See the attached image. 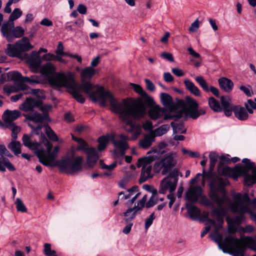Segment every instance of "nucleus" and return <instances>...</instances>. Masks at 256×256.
<instances>
[{
    "label": "nucleus",
    "instance_id": "4468645a",
    "mask_svg": "<svg viewBox=\"0 0 256 256\" xmlns=\"http://www.w3.org/2000/svg\"><path fill=\"white\" fill-rule=\"evenodd\" d=\"M156 160V156L144 157L138 160L136 166L138 168L142 167L140 178V184L145 182L147 180L153 176L152 166L150 164Z\"/></svg>",
    "mask_w": 256,
    "mask_h": 256
},
{
    "label": "nucleus",
    "instance_id": "c85d7f7f",
    "mask_svg": "<svg viewBox=\"0 0 256 256\" xmlns=\"http://www.w3.org/2000/svg\"><path fill=\"white\" fill-rule=\"evenodd\" d=\"M186 88L192 94L196 96H201V92L199 88L190 80L186 79L184 80Z\"/></svg>",
    "mask_w": 256,
    "mask_h": 256
},
{
    "label": "nucleus",
    "instance_id": "a18cd8bd",
    "mask_svg": "<svg viewBox=\"0 0 256 256\" xmlns=\"http://www.w3.org/2000/svg\"><path fill=\"white\" fill-rule=\"evenodd\" d=\"M218 154L214 152H211L209 154V158H210V169L212 170H214L216 162L218 160Z\"/></svg>",
    "mask_w": 256,
    "mask_h": 256
},
{
    "label": "nucleus",
    "instance_id": "9b49d317",
    "mask_svg": "<svg viewBox=\"0 0 256 256\" xmlns=\"http://www.w3.org/2000/svg\"><path fill=\"white\" fill-rule=\"evenodd\" d=\"M178 106L181 108L175 113H172L168 116L165 115L164 119H179L186 114V110L198 108V104L196 101L190 96H186L185 100H177Z\"/></svg>",
    "mask_w": 256,
    "mask_h": 256
},
{
    "label": "nucleus",
    "instance_id": "393cba45",
    "mask_svg": "<svg viewBox=\"0 0 256 256\" xmlns=\"http://www.w3.org/2000/svg\"><path fill=\"white\" fill-rule=\"evenodd\" d=\"M87 154V162L89 166H92L98 159V155L96 150L94 148H90L86 152Z\"/></svg>",
    "mask_w": 256,
    "mask_h": 256
},
{
    "label": "nucleus",
    "instance_id": "f257e3e1",
    "mask_svg": "<svg viewBox=\"0 0 256 256\" xmlns=\"http://www.w3.org/2000/svg\"><path fill=\"white\" fill-rule=\"evenodd\" d=\"M134 90L142 98L136 100H123L118 102L110 92V105L112 110L120 114V118L122 122L124 129L132 134L131 139L134 140L142 133V126L136 120H140L146 114V106H152L154 104V98L138 84H132Z\"/></svg>",
    "mask_w": 256,
    "mask_h": 256
},
{
    "label": "nucleus",
    "instance_id": "a878e982",
    "mask_svg": "<svg viewBox=\"0 0 256 256\" xmlns=\"http://www.w3.org/2000/svg\"><path fill=\"white\" fill-rule=\"evenodd\" d=\"M14 27V23L11 22L10 20L4 22L1 28V32L2 35L6 38L8 42H11L12 40V37L10 33V28Z\"/></svg>",
    "mask_w": 256,
    "mask_h": 256
},
{
    "label": "nucleus",
    "instance_id": "412c9836",
    "mask_svg": "<svg viewBox=\"0 0 256 256\" xmlns=\"http://www.w3.org/2000/svg\"><path fill=\"white\" fill-rule=\"evenodd\" d=\"M160 102L163 106L170 110L176 109L178 106L177 103L175 104L172 97L168 94L162 92L160 94Z\"/></svg>",
    "mask_w": 256,
    "mask_h": 256
},
{
    "label": "nucleus",
    "instance_id": "603ef678",
    "mask_svg": "<svg viewBox=\"0 0 256 256\" xmlns=\"http://www.w3.org/2000/svg\"><path fill=\"white\" fill-rule=\"evenodd\" d=\"M15 204L16 205V208L18 211L22 212H26L27 209L26 206L24 205L23 202L20 198H17L16 199Z\"/></svg>",
    "mask_w": 256,
    "mask_h": 256
},
{
    "label": "nucleus",
    "instance_id": "dca6fc26",
    "mask_svg": "<svg viewBox=\"0 0 256 256\" xmlns=\"http://www.w3.org/2000/svg\"><path fill=\"white\" fill-rule=\"evenodd\" d=\"M12 157L4 145L0 144V171L5 172L7 168L10 171L14 172L16 168L7 158Z\"/></svg>",
    "mask_w": 256,
    "mask_h": 256
},
{
    "label": "nucleus",
    "instance_id": "2f4dec72",
    "mask_svg": "<svg viewBox=\"0 0 256 256\" xmlns=\"http://www.w3.org/2000/svg\"><path fill=\"white\" fill-rule=\"evenodd\" d=\"M138 211L139 210L134 207L128 208L126 212L122 214L125 217L124 218L125 222H132L137 215Z\"/></svg>",
    "mask_w": 256,
    "mask_h": 256
},
{
    "label": "nucleus",
    "instance_id": "338daca9",
    "mask_svg": "<svg viewBox=\"0 0 256 256\" xmlns=\"http://www.w3.org/2000/svg\"><path fill=\"white\" fill-rule=\"evenodd\" d=\"M56 54L57 55H59L60 56H64V46L60 42H58V48L56 50Z\"/></svg>",
    "mask_w": 256,
    "mask_h": 256
},
{
    "label": "nucleus",
    "instance_id": "2eb2a0df",
    "mask_svg": "<svg viewBox=\"0 0 256 256\" xmlns=\"http://www.w3.org/2000/svg\"><path fill=\"white\" fill-rule=\"evenodd\" d=\"M246 110L240 106H233L234 116L240 120L244 121L248 118V114L253 113V110H256V103L252 100H248L244 104Z\"/></svg>",
    "mask_w": 256,
    "mask_h": 256
},
{
    "label": "nucleus",
    "instance_id": "0e129e2a",
    "mask_svg": "<svg viewBox=\"0 0 256 256\" xmlns=\"http://www.w3.org/2000/svg\"><path fill=\"white\" fill-rule=\"evenodd\" d=\"M146 87L147 89L151 92H154L155 90V86L154 84L148 79H145Z\"/></svg>",
    "mask_w": 256,
    "mask_h": 256
},
{
    "label": "nucleus",
    "instance_id": "ea45409f",
    "mask_svg": "<svg viewBox=\"0 0 256 256\" xmlns=\"http://www.w3.org/2000/svg\"><path fill=\"white\" fill-rule=\"evenodd\" d=\"M8 80L15 82H22V76L20 73L16 71H12L8 72Z\"/></svg>",
    "mask_w": 256,
    "mask_h": 256
},
{
    "label": "nucleus",
    "instance_id": "a211bd4d",
    "mask_svg": "<svg viewBox=\"0 0 256 256\" xmlns=\"http://www.w3.org/2000/svg\"><path fill=\"white\" fill-rule=\"evenodd\" d=\"M176 185V180H172L170 178H164L160 182L158 192L164 194L168 190L170 193H172L175 190Z\"/></svg>",
    "mask_w": 256,
    "mask_h": 256
},
{
    "label": "nucleus",
    "instance_id": "39448f33",
    "mask_svg": "<svg viewBox=\"0 0 256 256\" xmlns=\"http://www.w3.org/2000/svg\"><path fill=\"white\" fill-rule=\"evenodd\" d=\"M242 164H237L234 168L224 166L220 162L218 166V171L222 175L232 178L234 180L240 176H244V184L250 186L256 182V166L254 162L249 159L244 158Z\"/></svg>",
    "mask_w": 256,
    "mask_h": 256
},
{
    "label": "nucleus",
    "instance_id": "20e7f679",
    "mask_svg": "<svg viewBox=\"0 0 256 256\" xmlns=\"http://www.w3.org/2000/svg\"><path fill=\"white\" fill-rule=\"evenodd\" d=\"M73 76V74L70 73V76L66 79L64 83H57V84L62 86V87L66 88L74 98L80 104H83L85 102V98L80 94V92L83 91L89 96L92 101H98L100 106H106L108 104H110V98L112 99L110 92L105 90L102 86L94 85L90 82H85L80 84H76Z\"/></svg>",
    "mask_w": 256,
    "mask_h": 256
},
{
    "label": "nucleus",
    "instance_id": "7ed1b4c3",
    "mask_svg": "<svg viewBox=\"0 0 256 256\" xmlns=\"http://www.w3.org/2000/svg\"><path fill=\"white\" fill-rule=\"evenodd\" d=\"M45 146L46 147V152L41 148L36 152V156L40 162L44 165L52 167L57 166L60 172L70 175L82 170V158L81 156H74V148L68 150L66 157L60 160H56L60 147L55 146L52 152L50 154L52 144L46 140Z\"/></svg>",
    "mask_w": 256,
    "mask_h": 256
},
{
    "label": "nucleus",
    "instance_id": "9d476101",
    "mask_svg": "<svg viewBox=\"0 0 256 256\" xmlns=\"http://www.w3.org/2000/svg\"><path fill=\"white\" fill-rule=\"evenodd\" d=\"M176 153L170 152L165 154L160 160L155 163L154 170L156 172L160 171L162 175L166 174L177 164Z\"/></svg>",
    "mask_w": 256,
    "mask_h": 256
},
{
    "label": "nucleus",
    "instance_id": "e2e57ef3",
    "mask_svg": "<svg viewBox=\"0 0 256 256\" xmlns=\"http://www.w3.org/2000/svg\"><path fill=\"white\" fill-rule=\"evenodd\" d=\"M255 230L254 227L252 225H246L242 228V230L244 233L250 234Z\"/></svg>",
    "mask_w": 256,
    "mask_h": 256
},
{
    "label": "nucleus",
    "instance_id": "5fc2aeb1",
    "mask_svg": "<svg viewBox=\"0 0 256 256\" xmlns=\"http://www.w3.org/2000/svg\"><path fill=\"white\" fill-rule=\"evenodd\" d=\"M220 100L222 106V108L230 106L231 100L230 97L228 96H222L220 97Z\"/></svg>",
    "mask_w": 256,
    "mask_h": 256
},
{
    "label": "nucleus",
    "instance_id": "69168bd1",
    "mask_svg": "<svg viewBox=\"0 0 256 256\" xmlns=\"http://www.w3.org/2000/svg\"><path fill=\"white\" fill-rule=\"evenodd\" d=\"M160 56L163 58H164L172 62L174 61V59L172 56V54L170 53L166 52H164L161 54Z\"/></svg>",
    "mask_w": 256,
    "mask_h": 256
},
{
    "label": "nucleus",
    "instance_id": "bf43d9fd",
    "mask_svg": "<svg viewBox=\"0 0 256 256\" xmlns=\"http://www.w3.org/2000/svg\"><path fill=\"white\" fill-rule=\"evenodd\" d=\"M200 27V22L198 18L196 19L194 22H193L190 26L188 30L190 32H196Z\"/></svg>",
    "mask_w": 256,
    "mask_h": 256
},
{
    "label": "nucleus",
    "instance_id": "f8f14e48",
    "mask_svg": "<svg viewBox=\"0 0 256 256\" xmlns=\"http://www.w3.org/2000/svg\"><path fill=\"white\" fill-rule=\"evenodd\" d=\"M186 199L190 202H196L200 198L199 202L206 206L214 207L213 202L206 196L202 194V188L200 186H190L186 194Z\"/></svg>",
    "mask_w": 256,
    "mask_h": 256
},
{
    "label": "nucleus",
    "instance_id": "79ce46f5",
    "mask_svg": "<svg viewBox=\"0 0 256 256\" xmlns=\"http://www.w3.org/2000/svg\"><path fill=\"white\" fill-rule=\"evenodd\" d=\"M157 190H152V194L150 196L148 202L146 204V208H150L152 207L158 202V198L156 196Z\"/></svg>",
    "mask_w": 256,
    "mask_h": 256
},
{
    "label": "nucleus",
    "instance_id": "3c124183",
    "mask_svg": "<svg viewBox=\"0 0 256 256\" xmlns=\"http://www.w3.org/2000/svg\"><path fill=\"white\" fill-rule=\"evenodd\" d=\"M188 116L193 119H196L200 116L198 108L187 110H186V114L184 116Z\"/></svg>",
    "mask_w": 256,
    "mask_h": 256
},
{
    "label": "nucleus",
    "instance_id": "c03bdc74",
    "mask_svg": "<svg viewBox=\"0 0 256 256\" xmlns=\"http://www.w3.org/2000/svg\"><path fill=\"white\" fill-rule=\"evenodd\" d=\"M22 82H26L30 85L34 86L40 83V80L37 76H32L30 77L24 76L22 78Z\"/></svg>",
    "mask_w": 256,
    "mask_h": 256
},
{
    "label": "nucleus",
    "instance_id": "4be33fe9",
    "mask_svg": "<svg viewBox=\"0 0 256 256\" xmlns=\"http://www.w3.org/2000/svg\"><path fill=\"white\" fill-rule=\"evenodd\" d=\"M24 116L26 120L33 122L35 123L41 122L44 120H50L48 114H40L35 112L32 114H24Z\"/></svg>",
    "mask_w": 256,
    "mask_h": 256
},
{
    "label": "nucleus",
    "instance_id": "680f3d73",
    "mask_svg": "<svg viewBox=\"0 0 256 256\" xmlns=\"http://www.w3.org/2000/svg\"><path fill=\"white\" fill-rule=\"evenodd\" d=\"M182 152L184 154H188L191 158H198L200 156V154L198 152H194L184 148H182Z\"/></svg>",
    "mask_w": 256,
    "mask_h": 256
},
{
    "label": "nucleus",
    "instance_id": "ddd939ff",
    "mask_svg": "<svg viewBox=\"0 0 256 256\" xmlns=\"http://www.w3.org/2000/svg\"><path fill=\"white\" fill-rule=\"evenodd\" d=\"M20 115V112L18 110H6L2 115L4 128H8L12 132V136L14 139L17 138L18 133L20 132V128L14 122Z\"/></svg>",
    "mask_w": 256,
    "mask_h": 256
},
{
    "label": "nucleus",
    "instance_id": "473e14b6",
    "mask_svg": "<svg viewBox=\"0 0 256 256\" xmlns=\"http://www.w3.org/2000/svg\"><path fill=\"white\" fill-rule=\"evenodd\" d=\"M154 136L152 134H146L142 140L140 141L139 144L142 148H146L151 146L152 142H154Z\"/></svg>",
    "mask_w": 256,
    "mask_h": 256
},
{
    "label": "nucleus",
    "instance_id": "864d4df0",
    "mask_svg": "<svg viewBox=\"0 0 256 256\" xmlns=\"http://www.w3.org/2000/svg\"><path fill=\"white\" fill-rule=\"evenodd\" d=\"M146 200L147 196L145 194L143 196L142 198L136 203V204H135L134 207L136 208L138 210H142V208L146 206Z\"/></svg>",
    "mask_w": 256,
    "mask_h": 256
},
{
    "label": "nucleus",
    "instance_id": "a19ab883",
    "mask_svg": "<svg viewBox=\"0 0 256 256\" xmlns=\"http://www.w3.org/2000/svg\"><path fill=\"white\" fill-rule=\"evenodd\" d=\"M170 124L174 133L185 134L186 132V130L184 127L182 123L177 124L172 122Z\"/></svg>",
    "mask_w": 256,
    "mask_h": 256
},
{
    "label": "nucleus",
    "instance_id": "cd10ccee",
    "mask_svg": "<svg viewBox=\"0 0 256 256\" xmlns=\"http://www.w3.org/2000/svg\"><path fill=\"white\" fill-rule=\"evenodd\" d=\"M20 88L24 92V94H32L40 98H42L44 97L42 92L38 88L32 89L24 84H20Z\"/></svg>",
    "mask_w": 256,
    "mask_h": 256
},
{
    "label": "nucleus",
    "instance_id": "f3484780",
    "mask_svg": "<svg viewBox=\"0 0 256 256\" xmlns=\"http://www.w3.org/2000/svg\"><path fill=\"white\" fill-rule=\"evenodd\" d=\"M140 194V193L138 192V187L133 186L131 188L126 189L125 192H120L118 194V200H128L134 196L132 199L126 203V205L130 206L134 203Z\"/></svg>",
    "mask_w": 256,
    "mask_h": 256
},
{
    "label": "nucleus",
    "instance_id": "1a4fd4ad",
    "mask_svg": "<svg viewBox=\"0 0 256 256\" xmlns=\"http://www.w3.org/2000/svg\"><path fill=\"white\" fill-rule=\"evenodd\" d=\"M33 48L29 39L26 37H23L14 44H8L5 52L10 57L22 58L24 56V52L32 49Z\"/></svg>",
    "mask_w": 256,
    "mask_h": 256
},
{
    "label": "nucleus",
    "instance_id": "37998d69",
    "mask_svg": "<svg viewBox=\"0 0 256 256\" xmlns=\"http://www.w3.org/2000/svg\"><path fill=\"white\" fill-rule=\"evenodd\" d=\"M11 33L10 34L12 37V39L14 38H20L24 35V30L21 26L14 27Z\"/></svg>",
    "mask_w": 256,
    "mask_h": 256
},
{
    "label": "nucleus",
    "instance_id": "72a5a7b5",
    "mask_svg": "<svg viewBox=\"0 0 256 256\" xmlns=\"http://www.w3.org/2000/svg\"><path fill=\"white\" fill-rule=\"evenodd\" d=\"M208 104L212 110L216 112H222V108L219 102L213 97H210L208 100Z\"/></svg>",
    "mask_w": 256,
    "mask_h": 256
},
{
    "label": "nucleus",
    "instance_id": "bb28decb",
    "mask_svg": "<svg viewBox=\"0 0 256 256\" xmlns=\"http://www.w3.org/2000/svg\"><path fill=\"white\" fill-rule=\"evenodd\" d=\"M22 142L24 146L30 149L35 150V153L36 154V152L40 150V144L38 142H33L30 140V138L28 134H24L23 136Z\"/></svg>",
    "mask_w": 256,
    "mask_h": 256
},
{
    "label": "nucleus",
    "instance_id": "58836bf2",
    "mask_svg": "<svg viewBox=\"0 0 256 256\" xmlns=\"http://www.w3.org/2000/svg\"><path fill=\"white\" fill-rule=\"evenodd\" d=\"M45 132L49 139L54 142H57L58 139L54 132L48 126L44 125Z\"/></svg>",
    "mask_w": 256,
    "mask_h": 256
},
{
    "label": "nucleus",
    "instance_id": "774afa93",
    "mask_svg": "<svg viewBox=\"0 0 256 256\" xmlns=\"http://www.w3.org/2000/svg\"><path fill=\"white\" fill-rule=\"evenodd\" d=\"M172 72L177 76H182L184 74V72L178 68H172Z\"/></svg>",
    "mask_w": 256,
    "mask_h": 256
},
{
    "label": "nucleus",
    "instance_id": "4c0bfd02",
    "mask_svg": "<svg viewBox=\"0 0 256 256\" xmlns=\"http://www.w3.org/2000/svg\"><path fill=\"white\" fill-rule=\"evenodd\" d=\"M164 146V143H161L158 146L154 147L152 148V150L148 152V154H152V155H150L147 157H153L156 156V159L158 158L160 154L163 152H161V149Z\"/></svg>",
    "mask_w": 256,
    "mask_h": 256
},
{
    "label": "nucleus",
    "instance_id": "0eeeda50",
    "mask_svg": "<svg viewBox=\"0 0 256 256\" xmlns=\"http://www.w3.org/2000/svg\"><path fill=\"white\" fill-rule=\"evenodd\" d=\"M110 139L114 144L113 154L116 158H119L124 155L126 150L128 148V141L130 140L128 136L120 134L108 138L106 136H102L98 139V149L102 151L106 146L108 140Z\"/></svg>",
    "mask_w": 256,
    "mask_h": 256
},
{
    "label": "nucleus",
    "instance_id": "4d7b16f0",
    "mask_svg": "<svg viewBox=\"0 0 256 256\" xmlns=\"http://www.w3.org/2000/svg\"><path fill=\"white\" fill-rule=\"evenodd\" d=\"M154 213L152 212L149 216L148 218H146L145 221L144 227L146 229H148L152 224L153 220L155 219Z\"/></svg>",
    "mask_w": 256,
    "mask_h": 256
},
{
    "label": "nucleus",
    "instance_id": "e433bc0d",
    "mask_svg": "<svg viewBox=\"0 0 256 256\" xmlns=\"http://www.w3.org/2000/svg\"><path fill=\"white\" fill-rule=\"evenodd\" d=\"M72 138L78 144V146L76 148L77 150H83L86 152L88 150L90 149V148H87L88 144L84 140L75 137L74 136H72Z\"/></svg>",
    "mask_w": 256,
    "mask_h": 256
},
{
    "label": "nucleus",
    "instance_id": "49530a36",
    "mask_svg": "<svg viewBox=\"0 0 256 256\" xmlns=\"http://www.w3.org/2000/svg\"><path fill=\"white\" fill-rule=\"evenodd\" d=\"M20 84L18 86V88H17L16 86L14 85H12L10 84H6L4 85L3 87L4 90L8 94H10L11 93L16 92L18 90H21L20 88Z\"/></svg>",
    "mask_w": 256,
    "mask_h": 256
},
{
    "label": "nucleus",
    "instance_id": "c756f323",
    "mask_svg": "<svg viewBox=\"0 0 256 256\" xmlns=\"http://www.w3.org/2000/svg\"><path fill=\"white\" fill-rule=\"evenodd\" d=\"M96 70L94 68L92 67H86L83 68L80 72V76L82 81L85 82L86 80H90L94 75Z\"/></svg>",
    "mask_w": 256,
    "mask_h": 256
},
{
    "label": "nucleus",
    "instance_id": "6ab92c4d",
    "mask_svg": "<svg viewBox=\"0 0 256 256\" xmlns=\"http://www.w3.org/2000/svg\"><path fill=\"white\" fill-rule=\"evenodd\" d=\"M195 80L205 92H211L216 97L219 96L218 90L213 86L209 87L208 82L202 76H196Z\"/></svg>",
    "mask_w": 256,
    "mask_h": 256
},
{
    "label": "nucleus",
    "instance_id": "7c9ffc66",
    "mask_svg": "<svg viewBox=\"0 0 256 256\" xmlns=\"http://www.w3.org/2000/svg\"><path fill=\"white\" fill-rule=\"evenodd\" d=\"M220 86L226 92H230L233 88L234 83L230 79L226 78H221L218 80Z\"/></svg>",
    "mask_w": 256,
    "mask_h": 256
},
{
    "label": "nucleus",
    "instance_id": "09e8293b",
    "mask_svg": "<svg viewBox=\"0 0 256 256\" xmlns=\"http://www.w3.org/2000/svg\"><path fill=\"white\" fill-rule=\"evenodd\" d=\"M22 14V11L19 8H16L10 16L9 20L14 22V20L20 18Z\"/></svg>",
    "mask_w": 256,
    "mask_h": 256
},
{
    "label": "nucleus",
    "instance_id": "6e6d98bb",
    "mask_svg": "<svg viewBox=\"0 0 256 256\" xmlns=\"http://www.w3.org/2000/svg\"><path fill=\"white\" fill-rule=\"evenodd\" d=\"M116 166V162H114L110 164L107 165L104 164L102 162H100V167L102 169L106 170L108 171L111 172Z\"/></svg>",
    "mask_w": 256,
    "mask_h": 256
},
{
    "label": "nucleus",
    "instance_id": "f704fd0d",
    "mask_svg": "<svg viewBox=\"0 0 256 256\" xmlns=\"http://www.w3.org/2000/svg\"><path fill=\"white\" fill-rule=\"evenodd\" d=\"M188 213L190 217L192 220H196L200 214V210L195 206L187 207Z\"/></svg>",
    "mask_w": 256,
    "mask_h": 256
},
{
    "label": "nucleus",
    "instance_id": "de8ad7c7",
    "mask_svg": "<svg viewBox=\"0 0 256 256\" xmlns=\"http://www.w3.org/2000/svg\"><path fill=\"white\" fill-rule=\"evenodd\" d=\"M44 253L46 256H58L56 252L52 250L51 244L48 243L44 244Z\"/></svg>",
    "mask_w": 256,
    "mask_h": 256
},
{
    "label": "nucleus",
    "instance_id": "052dcab7",
    "mask_svg": "<svg viewBox=\"0 0 256 256\" xmlns=\"http://www.w3.org/2000/svg\"><path fill=\"white\" fill-rule=\"evenodd\" d=\"M38 108L42 112V114H46L51 110L52 106L50 104H42L40 101V106H38Z\"/></svg>",
    "mask_w": 256,
    "mask_h": 256
},
{
    "label": "nucleus",
    "instance_id": "13d9d810",
    "mask_svg": "<svg viewBox=\"0 0 256 256\" xmlns=\"http://www.w3.org/2000/svg\"><path fill=\"white\" fill-rule=\"evenodd\" d=\"M179 175V172L176 168L170 171L169 176L166 178H170L172 180H175L176 182V184L178 181V176Z\"/></svg>",
    "mask_w": 256,
    "mask_h": 256
},
{
    "label": "nucleus",
    "instance_id": "5701e85b",
    "mask_svg": "<svg viewBox=\"0 0 256 256\" xmlns=\"http://www.w3.org/2000/svg\"><path fill=\"white\" fill-rule=\"evenodd\" d=\"M28 62L32 68L37 70L42 62L38 52L36 51H32L28 60Z\"/></svg>",
    "mask_w": 256,
    "mask_h": 256
},
{
    "label": "nucleus",
    "instance_id": "c9c22d12",
    "mask_svg": "<svg viewBox=\"0 0 256 256\" xmlns=\"http://www.w3.org/2000/svg\"><path fill=\"white\" fill-rule=\"evenodd\" d=\"M22 144L20 142L12 141L8 145V148H10L16 156H18L21 153Z\"/></svg>",
    "mask_w": 256,
    "mask_h": 256
},
{
    "label": "nucleus",
    "instance_id": "8fccbe9b",
    "mask_svg": "<svg viewBox=\"0 0 256 256\" xmlns=\"http://www.w3.org/2000/svg\"><path fill=\"white\" fill-rule=\"evenodd\" d=\"M170 126L168 124H164L155 130V134L156 136H161L165 134L169 130Z\"/></svg>",
    "mask_w": 256,
    "mask_h": 256
},
{
    "label": "nucleus",
    "instance_id": "423d86ee",
    "mask_svg": "<svg viewBox=\"0 0 256 256\" xmlns=\"http://www.w3.org/2000/svg\"><path fill=\"white\" fill-rule=\"evenodd\" d=\"M224 244L228 253L233 256H244L246 248L256 252V236L254 237L242 236L238 238L232 235L226 236Z\"/></svg>",
    "mask_w": 256,
    "mask_h": 256
},
{
    "label": "nucleus",
    "instance_id": "6e6552de",
    "mask_svg": "<svg viewBox=\"0 0 256 256\" xmlns=\"http://www.w3.org/2000/svg\"><path fill=\"white\" fill-rule=\"evenodd\" d=\"M40 72L47 78L50 84L54 86L60 88L62 86L57 83H64L66 79L70 76V74H67L63 72L55 73V67L50 62L42 65L40 70Z\"/></svg>",
    "mask_w": 256,
    "mask_h": 256
},
{
    "label": "nucleus",
    "instance_id": "f03ea898",
    "mask_svg": "<svg viewBox=\"0 0 256 256\" xmlns=\"http://www.w3.org/2000/svg\"><path fill=\"white\" fill-rule=\"evenodd\" d=\"M229 184L228 180L226 178L216 176L212 178L209 184L210 191L208 196L218 206V208H214L210 212L212 218L217 220L216 223L214 220L206 217L205 221L206 226L202 232L200 236L204 237L210 230L214 228L213 232L210 234L211 239L216 242L220 249L224 252L228 250L226 249L223 240V235L219 232L222 229L224 217L227 214L228 204L230 198L226 196L225 186Z\"/></svg>",
    "mask_w": 256,
    "mask_h": 256
},
{
    "label": "nucleus",
    "instance_id": "b1692460",
    "mask_svg": "<svg viewBox=\"0 0 256 256\" xmlns=\"http://www.w3.org/2000/svg\"><path fill=\"white\" fill-rule=\"evenodd\" d=\"M149 115L152 120H156L162 117L164 113V110L159 106L156 105L155 103L152 106H149Z\"/></svg>",
    "mask_w": 256,
    "mask_h": 256
},
{
    "label": "nucleus",
    "instance_id": "aec40b11",
    "mask_svg": "<svg viewBox=\"0 0 256 256\" xmlns=\"http://www.w3.org/2000/svg\"><path fill=\"white\" fill-rule=\"evenodd\" d=\"M40 100L34 98H28L20 106V109L22 111L32 112L36 108L40 106Z\"/></svg>",
    "mask_w": 256,
    "mask_h": 256
}]
</instances>
